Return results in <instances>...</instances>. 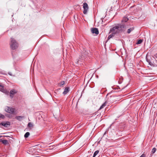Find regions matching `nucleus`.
Instances as JSON below:
<instances>
[{
    "instance_id": "20e7f679",
    "label": "nucleus",
    "mask_w": 157,
    "mask_h": 157,
    "mask_svg": "<svg viewBox=\"0 0 157 157\" xmlns=\"http://www.w3.org/2000/svg\"><path fill=\"white\" fill-rule=\"evenodd\" d=\"M83 8L84 9L83 13L84 14H86L88 9V6L86 3H84L83 4Z\"/></svg>"
},
{
    "instance_id": "a211bd4d",
    "label": "nucleus",
    "mask_w": 157,
    "mask_h": 157,
    "mask_svg": "<svg viewBox=\"0 0 157 157\" xmlns=\"http://www.w3.org/2000/svg\"><path fill=\"white\" fill-rule=\"evenodd\" d=\"M64 83L65 82L64 81H62L59 83V85L60 86H61L63 85L64 84Z\"/></svg>"
},
{
    "instance_id": "f03ea898",
    "label": "nucleus",
    "mask_w": 157,
    "mask_h": 157,
    "mask_svg": "<svg viewBox=\"0 0 157 157\" xmlns=\"http://www.w3.org/2000/svg\"><path fill=\"white\" fill-rule=\"evenodd\" d=\"M18 44L15 40L11 38L10 43V47L13 49H15L17 48Z\"/></svg>"
},
{
    "instance_id": "f8f14e48",
    "label": "nucleus",
    "mask_w": 157,
    "mask_h": 157,
    "mask_svg": "<svg viewBox=\"0 0 157 157\" xmlns=\"http://www.w3.org/2000/svg\"><path fill=\"white\" fill-rule=\"evenodd\" d=\"M106 105V102L104 103L102 105L100 106V109H101L103 108Z\"/></svg>"
},
{
    "instance_id": "2eb2a0df",
    "label": "nucleus",
    "mask_w": 157,
    "mask_h": 157,
    "mask_svg": "<svg viewBox=\"0 0 157 157\" xmlns=\"http://www.w3.org/2000/svg\"><path fill=\"white\" fill-rule=\"evenodd\" d=\"M156 149L155 148V147L153 148L152 150L151 153L153 154H154L156 151Z\"/></svg>"
},
{
    "instance_id": "9b49d317",
    "label": "nucleus",
    "mask_w": 157,
    "mask_h": 157,
    "mask_svg": "<svg viewBox=\"0 0 157 157\" xmlns=\"http://www.w3.org/2000/svg\"><path fill=\"white\" fill-rule=\"evenodd\" d=\"M128 19L127 17H124L122 21V22H126L128 21Z\"/></svg>"
},
{
    "instance_id": "7ed1b4c3",
    "label": "nucleus",
    "mask_w": 157,
    "mask_h": 157,
    "mask_svg": "<svg viewBox=\"0 0 157 157\" xmlns=\"http://www.w3.org/2000/svg\"><path fill=\"white\" fill-rule=\"evenodd\" d=\"M5 110L7 112L13 114L15 112V109L13 108L6 106L5 108Z\"/></svg>"
},
{
    "instance_id": "5701e85b",
    "label": "nucleus",
    "mask_w": 157,
    "mask_h": 157,
    "mask_svg": "<svg viewBox=\"0 0 157 157\" xmlns=\"http://www.w3.org/2000/svg\"><path fill=\"white\" fill-rule=\"evenodd\" d=\"M2 137V136H0V137Z\"/></svg>"
},
{
    "instance_id": "ddd939ff",
    "label": "nucleus",
    "mask_w": 157,
    "mask_h": 157,
    "mask_svg": "<svg viewBox=\"0 0 157 157\" xmlns=\"http://www.w3.org/2000/svg\"><path fill=\"white\" fill-rule=\"evenodd\" d=\"M30 135V133L29 132H27L25 135L24 137L26 138L28 137Z\"/></svg>"
},
{
    "instance_id": "4468645a",
    "label": "nucleus",
    "mask_w": 157,
    "mask_h": 157,
    "mask_svg": "<svg viewBox=\"0 0 157 157\" xmlns=\"http://www.w3.org/2000/svg\"><path fill=\"white\" fill-rule=\"evenodd\" d=\"M98 152H99V151L98 150L95 151V152L94 153L93 157H95L98 154Z\"/></svg>"
},
{
    "instance_id": "f257e3e1",
    "label": "nucleus",
    "mask_w": 157,
    "mask_h": 157,
    "mask_svg": "<svg viewBox=\"0 0 157 157\" xmlns=\"http://www.w3.org/2000/svg\"><path fill=\"white\" fill-rule=\"evenodd\" d=\"M124 28V26L123 25L116 26L110 30V33H112L113 34L118 33L119 31L122 30L123 28Z\"/></svg>"
},
{
    "instance_id": "6ab92c4d",
    "label": "nucleus",
    "mask_w": 157,
    "mask_h": 157,
    "mask_svg": "<svg viewBox=\"0 0 157 157\" xmlns=\"http://www.w3.org/2000/svg\"><path fill=\"white\" fill-rule=\"evenodd\" d=\"M28 125L29 127H32L33 126L31 122L29 123H28Z\"/></svg>"
},
{
    "instance_id": "1a4fd4ad",
    "label": "nucleus",
    "mask_w": 157,
    "mask_h": 157,
    "mask_svg": "<svg viewBox=\"0 0 157 157\" xmlns=\"http://www.w3.org/2000/svg\"><path fill=\"white\" fill-rule=\"evenodd\" d=\"M16 93V91L14 90H12L10 91V96L12 97V95Z\"/></svg>"
},
{
    "instance_id": "9d476101",
    "label": "nucleus",
    "mask_w": 157,
    "mask_h": 157,
    "mask_svg": "<svg viewBox=\"0 0 157 157\" xmlns=\"http://www.w3.org/2000/svg\"><path fill=\"white\" fill-rule=\"evenodd\" d=\"M1 141L5 145H6L8 144V143L7 140H1Z\"/></svg>"
},
{
    "instance_id": "dca6fc26",
    "label": "nucleus",
    "mask_w": 157,
    "mask_h": 157,
    "mask_svg": "<svg viewBox=\"0 0 157 157\" xmlns=\"http://www.w3.org/2000/svg\"><path fill=\"white\" fill-rule=\"evenodd\" d=\"M114 34H113L112 33L108 37V40H109L110 38H111L113 36Z\"/></svg>"
},
{
    "instance_id": "aec40b11",
    "label": "nucleus",
    "mask_w": 157,
    "mask_h": 157,
    "mask_svg": "<svg viewBox=\"0 0 157 157\" xmlns=\"http://www.w3.org/2000/svg\"><path fill=\"white\" fill-rule=\"evenodd\" d=\"M133 29H128V31H127V33H130V32L133 30Z\"/></svg>"
},
{
    "instance_id": "6e6552de",
    "label": "nucleus",
    "mask_w": 157,
    "mask_h": 157,
    "mask_svg": "<svg viewBox=\"0 0 157 157\" xmlns=\"http://www.w3.org/2000/svg\"><path fill=\"white\" fill-rule=\"evenodd\" d=\"M69 91V88L68 87L66 88L63 92V94L64 95L66 94Z\"/></svg>"
},
{
    "instance_id": "39448f33",
    "label": "nucleus",
    "mask_w": 157,
    "mask_h": 157,
    "mask_svg": "<svg viewBox=\"0 0 157 157\" xmlns=\"http://www.w3.org/2000/svg\"><path fill=\"white\" fill-rule=\"evenodd\" d=\"M91 32L93 33H95L98 34L99 33L98 31L97 28H92L91 30Z\"/></svg>"
},
{
    "instance_id": "0eeeda50",
    "label": "nucleus",
    "mask_w": 157,
    "mask_h": 157,
    "mask_svg": "<svg viewBox=\"0 0 157 157\" xmlns=\"http://www.w3.org/2000/svg\"><path fill=\"white\" fill-rule=\"evenodd\" d=\"M10 123L9 122H2L0 124V125H2L5 127H7L8 125H10Z\"/></svg>"
},
{
    "instance_id": "412c9836",
    "label": "nucleus",
    "mask_w": 157,
    "mask_h": 157,
    "mask_svg": "<svg viewBox=\"0 0 157 157\" xmlns=\"http://www.w3.org/2000/svg\"><path fill=\"white\" fill-rule=\"evenodd\" d=\"M4 116L2 114L0 113V118H4Z\"/></svg>"
},
{
    "instance_id": "b1692460",
    "label": "nucleus",
    "mask_w": 157,
    "mask_h": 157,
    "mask_svg": "<svg viewBox=\"0 0 157 157\" xmlns=\"http://www.w3.org/2000/svg\"><path fill=\"white\" fill-rule=\"evenodd\" d=\"M156 58H157V56H156Z\"/></svg>"
},
{
    "instance_id": "f3484780",
    "label": "nucleus",
    "mask_w": 157,
    "mask_h": 157,
    "mask_svg": "<svg viewBox=\"0 0 157 157\" xmlns=\"http://www.w3.org/2000/svg\"><path fill=\"white\" fill-rule=\"evenodd\" d=\"M143 41V40L140 39L138 41H137V43H136L137 44H141Z\"/></svg>"
},
{
    "instance_id": "4be33fe9",
    "label": "nucleus",
    "mask_w": 157,
    "mask_h": 157,
    "mask_svg": "<svg viewBox=\"0 0 157 157\" xmlns=\"http://www.w3.org/2000/svg\"><path fill=\"white\" fill-rule=\"evenodd\" d=\"M140 157H145V155L143 154Z\"/></svg>"
},
{
    "instance_id": "423d86ee",
    "label": "nucleus",
    "mask_w": 157,
    "mask_h": 157,
    "mask_svg": "<svg viewBox=\"0 0 157 157\" xmlns=\"http://www.w3.org/2000/svg\"><path fill=\"white\" fill-rule=\"evenodd\" d=\"M0 90L6 94H7L8 93L6 90L4 89L3 86L1 84H0Z\"/></svg>"
}]
</instances>
